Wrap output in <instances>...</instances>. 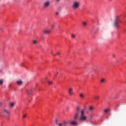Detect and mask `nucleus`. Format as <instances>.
Masks as SVG:
<instances>
[{"instance_id":"f257e3e1","label":"nucleus","mask_w":126,"mask_h":126,"mask_svg":"<svg viewBox=\"0 0 126 126\" xmlns=\"http://www.w3.org/2000/svg\"><path fill=\"white\" fill-rule=\"evenodd\" d=\"M79 121L80 122H86L87 121V116L85 115V112L83 109L81 111Z\"/></svg>"},{"instance_id":"f03ea898","label":"nucleus","mask_w":126,"mask_h":126,"mask_svg":"<svg viewBox=\"0 0 126 126\" xmlns=\"http://www.w3.org/2000/svg\"><path fill=\"white\" fill-rule=\"evenodd\" d=\"M80 6V2L78 1H74L72 4V7L73 9H78Z\"/></svg>"},{"instance_id":"7ed1b4c3","label":"nucleus","mask_w":126,"mask_h":126,"mask_svg":"<svg viewBox=\"0 0 126 126\" xmlns=\"http://www.w3.org/2000/svg\"><path fill=\"white\" fill-rule=\"evenodd\" d=\"M2 113L4 116H5L7 119H10V112L6 109H4L2 110Z\"/></svg>"},{"instance_id":"20e7f679","label":"nucleus","mask_w":126,"mask_h":126,"mask_svg":"<svg viewBox=\"0 0 126 126\" xmlns=\"http://www.w3.org/2000/svg\"><path fill=\"white\" fill-rule=\"evenodd\" d=\"M119 22H120V17H116L113 23V26H114V27H116V28L119 27Z\"/></svg>"},{"instance_id":"39448f33","label":"nucleus","mask_w":126,"mask_h":126,"mask_svg":"<svg viewBox=\"0 0 126 126\" xmlns=\"http://www.w3.org/2000/svg\"><path fill=\"white\" fill-rule=\"evenodd\" d=\"M52 33V31L50 29H45L43 30V33L45 35H50Z\"/></svg>"},{"instance_id":"423d86ee","label":"nucleus","mask_w":126,"mask_h":126,"mask_svg":"<svg viewBox=\"0 0 126 126\" xmlns=\"http://www.w3.org/2000/svg\"><path fill=\"white\" fill-rule=\"evenodd\" d=\"M50 4H51L50 1L47 0L45 1L43 3V7H44L45 8H46L47 7H49V6H50Z\"/></svg>"},{"instance_id":"0eeeda50","label":"nucleus","mask_w":126,"mask_h":126,"mask_svg":"<svg viewBox=\"0 0 126 126\" xmlns=\"http://www.w3.org/2000/svg\"><path fill=\"white\" fill-rule=\"evenodd\" d=\"M73 91V89L72 88H69L68 90V94L70 95V96H72L73 95V93L72 92Z\"/></svg>"},{"instance_id":"6e6552de","label":"nucleus","mask_w":126,"mask_h":126,"mask_svg":"<svg viewBox=\"0 0 126 126\" xmlns=\"http://www.w3.org/2000/svg\"><path fill=\"white\" fill-rule=\"evenodd\" d=\"M58 126H67V122L63 121V123H60L58 124Z\"/></svg>"},{"instance_id":"1a4fd4ad","label":"nucleus","mask_w":126,"mask_h":126,"mask_svg":"<svg viewBox=\"0 0 126 126\" xmlns=\"http://www.w3.org/2000/svg\"><path fill=\"white\" fill-rule=\"evenodd\" d=\"M70 125H71V126H76L78 125V123L76 121H72L70 122Z\"/></svg>"},{"instance_id":"9d476101","label":"nucleus","mask_w":126,"mask_h":126,"mask_svg":"<svg viewBox=\"0 0 126 126\" xmlns=\"http://www.w3.org/2000/svg\"><path fill=\"white\" fill-rule=\"evenodd\" d=\"M16 83L19 86H21V85L23 84V81H22V80H19L17 81Z\"/></svg>"},{"instance_id":"9b49d317","label":"nucleus","mask_w":126,"mask_h":126,"mask_svg":"<svg viewBox=\"0 0 126 126\" xmlns=\"http://www.w3.org/2000/svg\"><path fill=\"white\" fill-rule=\"evenodd\" d=\"M78 116H79V112H78V111H76L74 116V119L77 120V119H78Z\"/></svg>"},{"instance_id":"f8f14e48","label":"nucleus","mask_w":126,"mask_h":126,"mask_svg":"<svg viewBox=\"0 0 126 126\" xmlns=\"http://www.w3.org/2000/svg\"><path fill=\"white\" fill-rule=\"evenodd\" d=\"M14 106H15V102H12L10 103V106L11 108H13V107H14Z\"/></svg>"},{"instance_id":"ddd939ff","label":"nucleus","mask_w":126,"mask_h":126,"mask_svg":"<svg viewBox=\"0 0 126 126\" xmlns=\"http://www.w3.org/2000/svg\"><path fill=\"white\" fill-rule=\"evenodd\" d=\"M32 44H33V45H37V44H38V41L36 40H33L32 41Z\"/></svg>"},{"instance_id":"4468645a","label":"nucleus","mask_w":126,"mask_h":126,"mask_svg":"<svg viewBox=\"0 0 126 126\" xmlns=\"http://www.w3.org/2000/svg\"><path fill=\"white\" fill-rule=\"evenodd\" d=\"M94 98L95 100H98L100 99V96H99L98 95H94Z\"/></svg>"},{"instance_id":"2eb2a0df","label":"nucleus","mask_w":126,"mask_h":126,"mask_svg":"<svg viewBox=\"0 0 126 126\" xmlns=\"http://www.w3.org/2000/svg\"><path fill=\"white\" fill-rule=\"evenodd\" d=\"M32 90H29L27 92V93L29 95H30V94H31V93H32Z\"/></svg>"},{"instance_id":"dca6fc26","label":"nucleus","mask_w":126,"mask_h":126,"mask_svg":"<svg viewBox=\"0 0 126 126\" xmlns=\"http://www.w3.org/2000/svg\"><path fill=\"white\" fill-rule=\"evenodd\" d=\"M71 38H72L73 39H74V38H75V37H76V35L75 34L72 33L71 35Z\"/></svg>"},{"instance_id":"f3484780","label":"nucleus","mask_w":126,"mask_h":126,"mask_svg":"<svg viewBox=\"0 0 126 126\" xmlns=\"http://www.w3.org/2000/svg\"><path fill=\"white\" fill-rule=\"evenodd\" d=\"M105 81H106V80L103 78L100 80V83H105Z\"/></svg>"},{"instance_id":"a211bd4d","label":"nucleus","mask_w":126,"mask_h":126,"mask_svg":"<svg viewBox=\"0 0 126 126\" xmlns=\"http://www.w3.org/2000/svg\"><path fill=\"white\" fill-rule=\"evenodd\" d=\"M80 97L81 99H83L84 98V94H80Z\"/></svg>"},{"instance_id":"6ab92c4d","label":"nucleus","mask_w":126,"mask_h":126,"mask_svg":"<svg viewBox=\"0 0 126 126\" xmlns=\"http://www.w3.org/2000/svg\"><path fill=\"white\" fill-rule=\"evenodd\" d=\"M3 84V80L0 79V85H2Z\"/></svg>"},{"instance_id":"aec40b11","label":"nucleus","mask_w":126,"mask_h":126,"mask_svg":"<svg viewBox=\"0 0 126 126\" xmlns=\"http://www.w3.org/2000/svg\"><path fill=\"white\" fill-rule=\"evenodd\" d=\"M56 27V25L55 24L51 25V28L52 29H54V28Z\"/></svg>"},{"instance_id":"412c9836","label":"nucleus","mask_w":126,"mask_h":126,"mask_svg":"<svg viewBox=\"0 0 126 126\" xmlns=\"http://www.w3.org/2000/svg\"><path fill=\"white\" fill-rule=\"evenodd\" d=\"M82 24H83V26H86V25H87V23H86L85 22H83Z\"/></svg>"},{"instance_id":"4be33fe9","label":"nucleus","mask_w":126,"mask_h":126,"mask_svg":"<svg viewBox=\"0 0 126 126\" xmlns=\"http://www.w3.org/2000/svg\"><path fill=\"white\" fill-rule=\"evenodd\" d=\"M109 111H110L109 109H106L104 110V112L105 113H108Z\"/></svg>"},{"instance_id":"5701e85b","label":"nucleus","mask_w":126,"mask_h":126,"mask_svg":"<svg viewBox=\"0 0 126 126\" xmlns=\"http://www.w3.org/2000/svg\"><path fill=\"white\" fill-rule=\"evenodd\" d=\"M55 14H56V16H59V14H60V12H56Z\"/></svg>"},{"instance_id":"b1692460","label":"nucleus","mask_w":126,"mask_h":126,"mask_svg":"<svg viewBox=\"0 0 126 126\" xmlns=\"http://www.w3.org/2000/svg\"><path fill=\"white\" fill-rule=\"evenodd\" d=\"M80 110V107H77L76 112H78V113H79Z\"/></svg>"},{"instance_id":"393cba45","label":"nucleus","mask_w":126,"mask_h":126,"mask_svg":"<svg viewBox=\"0 0 126 126\" xmlns=\"http://www.w3.org/2000/svg\"><path fill=\"white\" fill-rule=\"evenodd\" d=\"M94 108L92 106L90 107V111H92L94 110Z\"/></svg>"},{"instance_id":"a878e982","label":"nucleus","mask_w":126,"mask_h":126,"mask_svg":"<svg viewBox=\"0 0 126 126\" xmlns=\"http://www.w3.org/2000/svg\"><path fill=\"white\" fill-rule=\"evenodd\" d=\"M27 117V115H26V114H24L23 115V118H24V119H25V118H26Z\"/></svg>"},{"instance_id":"bb28decb","label":"nucleus","mask_w":126,"mask_h":126,"mask_svg":"<svg viewBox=\"0 0 126 126\" xmlns=\"http://www.w3.org/2000/svg\"><path fill=\"white\" fill-rule=\"evenodd\" d=\"M59 72H56L55 74H54V77H56V76L58 75Z\"/></svg>"},{"instance_id":"cd10ccee","label":"nucleus","mask_w":126,"mask_h":126,"mask_svg":"<svg viewBox=\"0 0 126 126\" xmlns=\"http://www.w3.org/2000/svg\"><path fill=\"white\" fill-rule=\"evenodd\" d=\"M48 83L50 85H52L53 84V82L52 81H48Z\"/></svg>"},{"instance_id":"c85d7f7f","label":"nucleus","mask_w":126,"mask_h":126,"mask_svg":"<svg viewBox=\"0 0 126 126\" xmlns=\"http://www.w3.org/2000/svg\"><path fill=\"white\" fill-rule=\"evenodd\" d=\"M60 52H58L56 55H53V56H57V55L60 56Z\"/></svg>"},{"instance_id":"c756f323","label":"nucleus","mask_w":126,"mask_h":126,"mask_svg":"<svg viewBox=\"0 0 126 126\" xmlns=\"http://www.w3.org/2000/svg\"><path fill=\"white\" fill-rule=\"evenodd\" d=\"M89 117H90V118H92V117H93V115L90 114Z\"/></svg>"},{"instance_id":"7c9ffc66","label":"nucleus","mask_w":126,"mask_h":126,"mask_svg":"<svg viewBox=\"0 0 126 126\" xmlns=\"http://www.w3.org/2000/svg\"><path fill=\"white\" fill-rule=\"evenodd\" d=\"M108 1H109V2H111L112 1H113V0H107Z\"/></svg>"},{"instance_id":"2f4dec72","label":"nucleus","mask_w":126,"mask_h":126,"mask_svg":"<svg viewBox=\"0 0 126 126\" xmlns=\"http://www.w3.org/2000/svg\"><path fill=\"white\" fill-rule=\"evenodd\" d=\"M113 58H116V55L115 54L113 55Z\"/></svg>"},{"instance_id":"473e14b6","label":"nucleus","mask_w":126,"mask_h":126,"mask_svg":"<svg viewBox=\"0 0 126 126\" xmlns=\"http://www.w3.org/2000/svg\"><path fill=\"white\" fill-rule=\"evenodd\" d=\"M55 122H56V124H57H57H58V120H56Z\"/></svg>"},{"instance_id":"72a5a7b5","label":"nucleus","mask_w":126,"mask_h":126,"mask_svg":"<svg viewBox=\"0 0 126 126\" xmlns=\"http://www.w3.org/2000/svg\"><path fill=\"white\" fill-rule=\"evenodd\" d=\"M2 72V70L1 69H0V73Z\"/></svg>"},{"instance_id":"f704fd0d","label":"nucleus","mask_w":126,"mask_h":126,"mask_svg":"<svg viewBox=\"0 0 126 126\" xmlns=\"http://www.w3.org/2000/svg\"><path fill=\"white\" fill-rule=\"evenodd\" d=\"M2 105V102H0V107Z\"/></svg>"},{"instance_id":"c9c22d12","label":"nucleus","mask_w":126,"mask_h":126,"mask_svg":"<svg viewBox=\"0 0 126 126\" xmlns=\"http://www.w3.org/2000/svg\"><path fill=\"white\" fill-rule=\"evenodd\" d=\"M57 1H58V2L60 1L61 0H56Z\"/></svg>"},{"instance_id":"e433bc0d","label":"nucleus","mask_w":126,"mask_h":126,"mask_svg":"<svg viewBox=\"0 0 126 126\" xmlns=\"http://www.w3.org/2000/svg\"><path fill=\"white\" fill-rule=\"evenodd\" d=\"M11 86V84H9L8 87H10Z\"/></svg>"},{"instance_id":"4c0bfd02","label":"nucleus","mask_w":126,"mask_h":126,"mask_svg":"<svg viewBox=\"0 0 126 126\" xmlns=\"http://www.w3.org/2000/svg\"><path fill=\"white\" fill-rule=\"evenodd\" d=\"M124 16H125V17H126V15H125Z\"/></svg>"},{"instance_id":"58836bf2","label":"nucleus","mask_w":126,"mask_h":126,"mask_svg":"<svg viewBox=\"0 0 126 126\" xmlns=\"http://www.w3.org/2000/svg\"><path fill=\"white\" fill-rule=\"evenodd\" d=\"M51 54H53V52H51Z\"/></svg>"}]
</instances>
